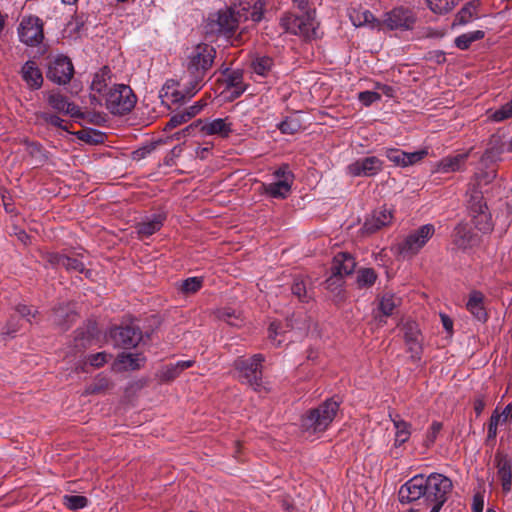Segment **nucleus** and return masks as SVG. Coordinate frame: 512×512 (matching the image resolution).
Returning a JSON list of instances; mask_svg holds the SVG:
<instances>
[{
	"label": "nucleus",
	"mask_w": 512,
	"mask_h": 512,
	"mask_svg": "<svg viewBox=\"0 0 512 512\" xmlns=\"http://www.w3.org/2000/svg\"><path fill=\"white\" fill-rule=\"evenodd\" d=\"M452 488V481L443 474L415 475L400 487L399 500L401 503L420 500L423 510L440 512Z\"/></svg>",
	"instance_id": "obj_1"
},
{
	"label": "nucleus",
	"mask_w": 512,
	"mask_h": 512,
	"mask_svg": "<svg viewBox=\"0 0 512 512\" xmlns=\"http://www.w3.org/2000/svg\"><path fill=\"white\" fill-rule=\"evenodd\" d=\"M216 51L205 43L192 46L187 51V67L193 75L191 87L186 90V96L191 98L201 89V81L205 72L212 66Z\"/></svg>",
	"instance_id": "obj_2"
},
{
	"label": "nucleus",
	"mask_w": 512,
	"mask_h": 512,
	"mask_svg": "<svg viewBox=\"0 0 512 512\" xmlns=\"http://www.w3.org/2000/svg\"><path fill=\"white\" fill-rule=\"evenodd\" d=\"M247 19L245 7H226L208 17L205 30L207 34L230 39L235 35L239 24Z\"/></svg>",
	"instance_id": "obj_3"
},
{
	"label": "nucleus",
	"mask_w": 512,
	"mask_h": 512,
	"mask_svg": "<svg viewBox=\"0 0 512 512\" xmlns=\"http://www.w3.org/2000/svg\"><path fill=\"white\" fill-rule=\"evenodd\" d=\"M338 409L339 403L337 401L326 400L302 418V429L309 435L325 431L334 420Z\"/></svg>",
	"instance_id": "obj_4"
},
{
	"label": "nucleus",
	"mask_w": 512,
	"mask_h": 512,
	"mask_svg": "<svg viewBox=\"0 0 512 512\" xmlns=\"http://www.w3.org/2000/svg\"><path fill=\"white\" fill-rule=\"evenodd\" d=\"M280 26L290 34L310 40L318 36V23L314 11H305L302 15L286 13L280 18Z\"/></svg>",
	"instance_id": "obj_5"
},
{
	"label": "nucleus",
	"mask_w": 512,
	"mask_h": 512,
	"mask_svg": "<svg viewBox=\"0 0 512 512\" xmlns=\"http://www.w3.org/2000/svg\"><path fill=\"white\" fill-rule=\"evenodd\" d=\"M105 107L114 115H123L132 110L136 97L132 89L125 84H113L105 94Z\"/></svg>",
	"instance_id": "obj_6"
},
{
	"label": "nucleus",
	"mask_w": 512,
	"mask_h": 512,
	"mask_svg": "<svg viewBox=\"0 0 512 512\" xmlns=\"http://www.w3.org/2000/svg\"><path fill=\"white\" fill-rule=\"evenodd\" d=\"M435 233L433 224H424L409 232L397 245L399 254L404 257H414L428 243Z\"/></svg>",
	"instance_id": "obj_7"
},
{
	"label": "nucleus",
	"mask_w": 512,
	"mask_h": 512,
	"mask_svg": "<svg viewBox=\"0 0 512 512\" xmlns=\"http://www.w3.org/2000/svg\"><path fill=\"white\" fill-rule=\"evenodd\" d=\"M19 41L27 47H38L44 40V23L37 16H25L17 27Z\"/></svg>",
	"instance_id": "obj_8"
},
{
	"label": "nucleus",
	"mask_w": 512,
	"mask_h": 512,
	"mask_svg": "<svg viewBox=\"0 0 512 512\" xmlns=\"http://www.w3.org/2000/svg\"><path fill=\"white\" fill-rule=\"evenodd\" d=\"M263 361L264 357L261 354H255L249 359L239 358L235 361L239 377L252 386L254 390H258L261 387V367Z\"/></svg>",
	"instance_id": "obj_9"
},
{
	"label": "nucleus",
	"mask_w": 512,
	"mask_h": 512,
	"mask_svg": "<svg viewBox=\"0 0 512 512\" xmlns=\"http://www.w3.org/2000/svg\"><path fill=\"white\" fill-rule=\"evenodd\" d=\"M273 176L274 182L263 185L264 192L272 198H286L294 181L292 172L283 165L274 172Z\"/></svg>",
	"instance_id": "obj_10"
},
{
	"label": "nucleus",
	"mask_w": 512,
	"mask_h": 512,
	"mask_svg": "<svg viewBox=\"0 0 512 512\" xmlns=\"http://www.w3.org/2000/svg\"><path fill=\"white\" fill-rule=\"evenodd\" d=\"M46 75L53 83L66 85L74 75L73 63L67 56L57 55L49 63Z\"/></svg>",
	"instance_id": "obj_11"
},
{
	"label": "nucleus",
	"mask_w": 512,
	"mask_h": 512,
	"mask_svg": "<svg viewBox=\"0 0 512 512\" xmlns=\"http://www.w3.org/2000/svg\"><path fill=\"white\" fill-rule=\"evenodd\" d=\"M383 169V162L376 156H368L351 162L346 172L352 177H373Z\"/></svg>",
	"instance_id": "obj_12"
},
{
	"label": "nucleus",
	"mask_w": 512,
	"mask_h": 512,
	"mask_svg": "<svg viewBox=\"0 0 512 512\" xmlns=\"http://www.w3.org/2000/svg\"><path fill=\"white\" fill-rule=\"evenodd\" d=\"M195 127L206 136H217L220 138H227L233 130V124L228 117L197 120Z\"/></svg>",
	"instance_id": "obj_13"
},
{
	"label": "nucleus",
	"mask_w": 512,
	"mask_h": 512,
	"mask_svg": "<svg viewBox=\"0 0 512 512\" xmlns=\"http://www.w3.org/2000/svg\"><path fill=\"white\" fill-rule=\"evenodd\" d=\"M415 21L412 11L400 7L386 13L383 24L391 30H409Z\"/></svg>",
	"instance_id": "obj_14"
},
{
	"label": "nucleus",
	"mask_w": 512,
	"mask_h": 512,
	"mask_svg": "<svg viewBox=\"0 0 512 512\" xmlns=\"http://www.w3.org/2000/svg\"><path fill=\"white\" fill-rule=\"evenodd\" d=\"M427 150H419L414 152H405L397 148H387L385 150V156L395 166L408 167L420 162L425 156H427Z\"/></svg>",
	"instance_id": "obj_15"
},
{
	"label": "nucleus",
	"mask_w": 512,
	"mask_h": 512,
	"mask_svg": "<svg viewBox=\"0 0 512 512\" xmlns=\"http://www.w3.org/2000/svg\"><path fill=\"white\" fill-rule=\"evenodd\" d=\"M111 82V71L107 67L98 70L92 78L90 84V99L92 102L101 104L100 96L105 97Z\"/></svg>",
	"instance_id": "obj_16"
},
{
	"label": "nucleus",
	"mask_w": 512,
	"mask_h": 512,
	"mask_svg": "<svg viewBox=\"0 0 512 512\" xmlns=\"http://www.w3.org/2000/svg\"><path fill=\"white\" fill-rule=\"evenodd\" d=\"M356 267L354 258L349 253H338L334 256L332 262V276L328 279V283H336L343 276L350 275Z\"/></svg>",
	"instance_id": "obj_17"
},
{
	"label": "nucleus",
	"mask_w": 512,
	"mask_h": 512,
	"mask_svg": "<svg viewBox=\"0 0 512 512\" xmlns=\"http://www.w3.org/2000/svg\"><path fill=\"white\" fill-rule=\"evenodd\" d=\"M404 339L411 357L419 359L422 352V337L415 322H407L404 325Z\"/></svg>",
	"instance_id": "obj_18"
},
{
	"label": "nucleus",
	"mask_w": 512,
	"mask_h": 512,
	"mask_svg": "<svg viewBox=\"0 0 512 512\" xmlns=\"http://www.w3.org/2000/svg\"><path fill=\"white\" fill-rule=\"evenodd\" d=\"M393 220V211L387 207H380L373 211L371 216L366 219L364 229L367 232L373 233L389 224Z\"/></svg>",
	"instance_id": "obj_19"
},
{
	"label": "nucleus",
	"mask_w": 512,
	"mask_h": 512,
	"mask_svg": "<svg viewBox=\"0 0 512 512\" xmlns=\"http://www.w3.org/2000/svg\"><path fill=\"white\" fill-rule=\"evenodd\" d=\"M47 101L51 108L58 112H63L72 117L78 116L80 114L79 107L74 103L69 102L68 98L59 92H48Z\"/></svg>",
	"instance_id": "obj_20"
},
{
	"label": "nucleus",
	"mask_w": 512,
	"mask_h": 512,
	"mask_svg": "<svg viewBox=\"0 0 512 512\" xmlns=\"http://www.w3.org/2000/svg\"><path fill=\"white\" fill-rule=\"evenodd\" d=\"M116 346L126 349L135 347L141 340L140 333L131 327L117 328L112 332Z\"/></svg>",
	"instance_id": "obj_21"
},
{
	"label": "nucleus",
	"mask_w": 512,
	"mask_h": 512,
	"mask_svg": "<svg viewBox=\"0 0 512 512\" xmlns=\"http://www.w3.org/2000/svg\"><path fill=\"white\" fill-rule=\"evenodd\" d=\"M349 18L355 27L367 26L371 29L381 27V22L369 10L362 7L349 9Z\"/></svg>",
	"instance_id": "obj_22"
},
{
	"label": "nucleus",
	"mask_w": 512,
	"mask_h": 512,
	"mask_svg": "<svg viewBox=\"0 0 512 512\" xmlns=\"http://www.w3.org/2000/svg\"><path fill=\"white\" fill-rule=\"evenodd\" d=\"M21 76L30 89L37 90L43 84L42 73L33 60L26 61L21 68Z\"/></svg>",
	"instance_id": "obj_23"
},
{
	"label": "nucleus",
	"mask_w": 512,
	"mask_h": 512,
	"mask_svg": "<svg viewBox=\"0 0 512 512\" xmlns=\"http://www.w3.org/2000/svg\"><path fill=\"white\" fill-rule=\"evenodd\" d=\"M467 310L478 321H485L487 313L484 307V295L479 291H472L466 303Z\"/></svg>",
	"instance_id": "obj_24"
},
{
	"label": "nucleus",
	"mask_w": 512,
	"mask_h": 512,
	"mask_svg": "<svg viewBox=\"0 0 512 512\" xmlns=\"http://www.w3.org/2000/svg\"><path fill=\"white\" fill-rule=\"evenodd\" d=\"M395 428L394 447H400L406 443L411 436V425L402 419H393Z\"/></svg>",
	"instance_id": "obj_25"
},
{
	"label": "nucleus",
	"mask_w": 512,
	"mask_h": 512,
	"mask_svg": "<svg viewBox=\"0 0 512 512\" xmlns=\"http://www.w3.org/2000/svg\"><path fill=\"white\" fill-rule=\"evenodd\" d=\"M118 363L123 369L136 370L145 363V357L142 354L123 353L118 357Z\"/></svg>",
	"instance_id": "obj_26"
},
{
	"label": "nucleus",
	"mask_w": 512,
	"mask_h": 512,
	"mask_svg": "<svg viewBox=\"0 0 512 512\" xmlns=\"http://www.w3.org/2000/svg\"><path fill=\"white\" fill-rule=\"evenodd\" d=\"M461 0H426L428 8L434 13L444 15L451 12Z\"/></svg>",
	"instance_id": "obj_27"
},
{
	"label": "nucleus",
	"mask_w": 512,
	"mask_h": 512,
	"mask_svg": "<svg viewBox=\"0 0 512 512\" xmlns=\"http://www.w3.org/2000/svg\"><path fill=\"white\" fill-rule=\"evenodd\" d=\"M484 35L485 34L482 30L464 33L455 39V46L461 50H466L473 42L484 38Z\"/></svg>",
	"instance_id": "obj_28"
},
{
	"label": "nucleus",
	"mask_w": 512,
	"mask_h": 512,
	"mask_svg": "<svg viewBox=\"0 0 512 512\" xmlns=\"http://www.w3.org/2000/svg\"><path fill=\"white\" fill-rule=\"evenodd\" d=\"M497 470L502 481L503 489L505 491H510L512 485V473L509 462L506 459H498Z\"/></svg>",
	"instance_id": "obj_29"
},
{
	"label": "nucleus",
	"mask_w": 512,
	"mask_h": 512,
	"mask_svg": "<svg viewBox=\"0 0 512 512\" xmlns=\"http://www.w3.org/2000/svg\"><path fill=\"white\" fill-rule=\"evenodd\" d=\"M401 304V299L394 294H384L379 302V309L385 316H391Z\"/></svg>",
	"instance_id": "obj_30"
},
{
	"label": "nucleus",
	"mask_w": 512,
	"mask_h": 512,
	"mask_svg": "<svg viewBox=\"0 0 512 512\" xmlns=\"http://www.w3.org/2000/svg\"><path fill=\"white\" fill-rule=\"evenodd\" d=\"M476 17V6L473 3H468L456 14L454 25H465Z\"/></svg>",
	"instance_id": "obj_31"
},
{
	"label": "nucleus",
	"mask_w": 512,
	"mask_h": 512,
	"mask_svg": "<svg viewBox=\"0 0 512 512\" xmlns=\"http://www.w3.org/2000/svg\"><path fill=\"white\" fill-rule=\"evenodd\" d=\"M216 315L220 320L227 322L231 326H240L243 323L241 313L232 308L219 309Z\"/></svg>",
	"instance_id": "obj_32"
},
{
	"label": "nucleus",
	"mask_w": 512,
	"mask_h": 512,
	"mask_svg": "<svg viewBox=\"0 0 512 512\" xmlns=\"http://www.w3.org/2000/svg\"><path fill=\"white\" fill-rule=\"evenodd\" d=\"M377 279V274L371 268L360 269L357 273L356 283L359 288L371 287Z\"/></svg>",
	"instance_id": "obj_33"
},
{
	"label": "nucleus",
	"mask_w": 512,
	"mask_h": 512,
	"mask_svg": "<svg viewBox=\"0 0 512 512\" xmlns=\"http://www.w3.org/2000/svg\"><path fill=\"white\" fill-rule=\"evenodd\" d=\"M84 23L78 18H72L64 29V37L70 40H76L80 38Z\"/></svg>",
	"instance_id": "obj_34"
},
{
	"label": "nucleus",
	"mask_w": 512,
	"mask_h": 512,
	"mask_svg": "<svg viewBox=\"0 0 512 512\" xmlns=\"http://www.w3.org/2000/svg\"><path fill=\"white\" fill-rule=\"evenodd\" d=\"M466 157L465 154H458L454 157L445 158L441 162V168L444 172L458 171L462 168Z\"/></svg>",
	"instance_id": "obj_35"
},
{
	"label": "nucleus",
	"mask_w": 512,
	"mask_h": 512,
	"mask_svg": "<svg viewBox=\"0 0 512 512\" xmlns=\"http://www.w3.org/2000/svg\"><path fill=\"white\" fill-rule=\"evenodd\" d=\"M162 226V220L160 217H154L152 220L142 222L138 226V233L141 236L148 237L158 231Z\"/></svg>",
	"instance_id": "obj_36"
},
{
	"label": "nucleus",
	"mask_w": 512,
	"mask_h": 512,
	"mask_svg": "<svg viewBox=\"0 0 512 512\" xmlns=\"http://www.w3.org/2000/svg\"><path fill=\"white\" fill-rule=\"evenodd\" d=\"M110 387V380L106 376L99 375L92 384L85 388L86 395L99 394Z\"/></svg>",
	"instance_id": "obj_37"
},
{
	"label": "nucleus",
	"mask_w": 512,
	"mask_h": 512,
	"mask_svg": "<svg viewBox=\"0 0 512 512\" xmlns=\"http://www.w3.org/2000/svg\"><path fill=\"white\" fill-rule=\"evenodd\" d=\"M488 118L494 122H501L512 117L511 102H507L495 111L488 112Z\"/></svg>",
	"instance_id": "obj_38"
},
{
	"label": "nucleus",
	"mask_w": 512,
	"mask_h": 512,
	"mask_svg": "<svg viewBox=\"0 0 512 512\" xmlns=\"http://www.w3.org/2000/svg\"><path fill=\"white\" fill-rule=\"evenodd\" d=\"M272 65L273 60L268 56L258 57L252 62L254 72L261 76L266 75L270 71Z\"/></svg>",
	"instance_id": "obj_39"
},
{
	"label": "nucleus",
	"mask_w": 512,
	"mask_h": 512,
	"mask_svg": "<svg viewBox=\"0 0 512 512\" xmlns=\"http://www.w3.org/2000/svg\"><path fill=\"white\" fill-rule=\"evenodd\" d=\"M64 504L71 510L84 508L88 504V499L81 495H65L63 497Z\"/></svg>",
	"instance_id": "obj_40"
},
{
	"label": "nucleus",
	"mask_w": 512,
	"mask_h": 512,
	"mask_svg": "<svg viewBox=\"0 0 512 512\" xmlns=\"http://www.w3.org/2000/svg\"><path fill=\"white\" fill-rule=\"evenodd\" d=\"M58 266L64 267L67 270L82 271L84 266L83 263L75 258H70L65 255H60L56 259Z\"/></svg>",
	"instance_id": "obj_41"
},
{
	"label": "nucleus",
	"mask_w": 512,
	"mask_h": 512,
	"mask_svg": "<svg viewBox=\"0 0 512 512\" xmlns=\"http://www.w3.org/2000/svg\"><path fill=\"white\" fill-rule=\"evenodd\" d=\"M203 284V279L201 277H190L182 281L181 283V291L187 294L197 292Z\"/></svg>",
	"instance_id": "obj_42"
},
{
	"label": "nucleus",
	"mask_w": 512,
	"mask_h": 512,
	"mask_svg": "<svg viewBox=\"0 0 512 512\" xmlns=\"http://www.w3.org/2000/svg\"><path fill=\"white\" fill-rule=\"evenodd\" d=\"M442 429V424L440 422H433L431 426L429 427L426 438L424 440V444L429 447L434 444L435 440L437 439L440 431Z\"/></svg>",
	"instance_id": "obj_43"
},
{
	"label": "nucleus",
	"mask_w": 512,
	"mask_h": 512,
	"mask_svg": "<svg viewBox=\"0 0 512 512\" xmlns=\"http://www.w3.org/2000/svg\"><path fill=\"white\" fill-rule=\"evenodd\" d=\"M455 242L458 246L466 248L471 244V238L466 237V227L458 225L455 229Z\"/></svg>",
	"instance_id": "obj_44"
},
{
	"label": "nucleus",
	"mask_w": 512,
	"mask_h": 512,
	"mask_svg": "<svg viewBox=\"0 0 512 512\" xmlns=\"http://www.w3.org/2000/svg\"><path fill=\"white\" fill-rule=\"evenodd\" d=\"M169 94H171L172 102H178L184 98V95L181 92L175 91L172 86L166 83L160 91L162 102L165 101V98H169Z\"/></svg>",
	"instance_id": "obj_45"
},
{
	"label": "nucleus",
	"mask_w": 512,
	"mask_h": 512,
	"mask_svg": "<svg viewBox=\"0 0 512 512\" xmlns=\"http://www.w3.org/2000/svg\"><path fill=\"white\" fill-rule=\"evenodd\" d=\"M381 94L376 91H363L358 94V100L364 105L369 106L372 103L379 101Z\"/></svg>",
	"instance_id": "obj_46"
},
{
	"label": "nucleus",
	"mask_w": 512,
	"mask_h": 512,
	"mask_svg": "<svg viewBox=\"0 0 512 512\" xmlns=\"http://www.w3.org/2000/svg\"><path fill=\"white\" fill-rule=\"evenodd\" d=\"M502 417L497 410L491 415L488 425V438H495L497 434L498 425L503 424Z\"/></svg>",
	"instance_id": "obj_47"
},
{
	"label": "nucleus",
	"mask_w": 512,
	"mask_h": 512,
	"mask_svg": "<svg viewBox=\"0 0 512 512\" xmlns=\"http://www.w3.org/2000/svg\"><path fill=\"white\" fill-rule=\"evenodd\" d=\"M279 329H280V326L278 323L276 322H272L270 325H269V328H268V337L270 339V341L275 345V346H279L282 344V342L284 341V339L281 337V338H277L278 335H280L281 333L279 332Z\"/></svg>",
	"instance_id": "obj_48"
},
{
	"label": "nucleus",
	"mask_w": 512,
	"mask_h": 512,
	"mask_svg": "<svg viewBox=\"0 0 512 512\" xmlns=\"http://www.w3.org/2000/svg\"><path fill=\"white\" fill-rule=\"evenodd\" d=\"M109 358H110V355H108L107 353L99 352V353L90 355L88 357V362L91 366L101 367L108 361Z\"/></svg>",
	"instance_id": "obj_49"
},
{
	"label": "nucleus",
	"mask_w": 512,
	"mask_h": 512,
	"mask_svg": "<svg viewBox=\"0 0 512 512\" xmlns=\"http://www.w3.org/2000/svg\"><path fill=\"white\" fill-rule=\"evenodd\" d=\"M292 293L297 296L300 300L304 301L306 299V286L303 280L295 279L292 285Z\"/></svg>",
	"instance_id": "obj_50"
},
{
	"label": "nucleus",
	"mask_w": 512,
	"mask_h": 512,
	"mask_svg": "<svg viewBox=\"0 0 512 512\" xmlns=\"http://www.w3.org/2000/svg\"><path fill=\"white\" fill-rule=\"evenodd\" d=\"M189 121V116H186L185 112H179L174 114L166 124V128L172 129L183 123Z\"/></svg>",
	"instance_id": "obj_51"
},
{
	"label": "nucleus",
	"mask_w": 512,
	"mask_h": 512,
	"mask_svg": "<svg viewBox=\"0 0 512 512\" xmlns=\"http://www.w3.org/2000/svg\"><path fill=\"white\" fill-rule=\"evenodd\" d=\"M181 372L176 368L175 363L167 365L161 370V377L164 380H172L176 378Z\"/></svg>",
	"instance_id": "obj_52"
},
{
	"label": "nucleus",
	"mask_w": 512,
	"mask_h": 512,
	"mask_svg": "<svg viewBox=\"0 0 512 512\" xmlns=\"http://www.w3.org/2000/svg\"><path fill=\"white\" fill-rule=\"evenodd\" d=\"M478 218L480 219V221H478V220L476 221V226L478 227L479 230H481L483 232H487V231L491 230L489 216L482 210V206H480V214H479Z\"/></svg>",
	"instance_id": "obj_53"
},
{
	"label": "nucleus",
	"mask_w": 512,
	"mask_h": 512,
	"mask_svg": "<svg viewBox=\"0 0 512 512\" xmlns=\"http://www.w3.org/2000/svg\"><path fill=\"white\" fill-rule=\"evenodd\" d=\"M299 128V123L293 120H285L279 124V129L282 133L293 134Z\"/></svg>",
	"instance_id": "obj_54"
},
{
	"label": "nucleus",
	"mask_w": 512,
	"mask_h": 512,
	"mask_svg": "<svg viewBox=\"0 0 512 512\" xmlns=\"http://www.w3.org/2000/svg\"><path fill=\"white\" fill-rule=\"evenodd\" d=\"M40 117L45 120L47 123H50L53 126L59 127L61 129L66 130L67 127L63 125L64 120L58 117L57 115H52L48 113H41Z\"/></svg>",
	"instance_id": "obj_55"
},
{
	"label": "nucleus",
	"mask_w": 512,
	"mask_h": 512,
	"mask_svg": "<svg viewBox=\"0 0 512 512\" xmlns=\"http://www.w3.org/2000/svg\"><path fill=\"white\" fill-rule=\"evenodd\" d=\"M484 509V497L481 494H475L472 501L473 512H482Z\"/></svg>",
	"instance_id": "obj_56"
},
{
	"label": "nucleus",
	"mask_w": 512,
	"mask_h": 512,
	"mask_svg": "<svg viewBox=\"0 0 512 512\" xmlns=\"http://www.w3.org/2000/svg\"><path fill=\"white\" fill-rule=\"evenodd\" d=\"M263 17V3L257 2L254 5L253 11L251 12V19L254 22H259Z\"/></svg>",
	"instance_id": "obj_57"
},
{
	"label": "nucleus",
	"mask_w": 512,
	"mask_h": 512,
	"mask_svg": "<svg viewBox=\"0 0 512 512\" xmlns=\"http://www.w3.org/2000/svg\"><path fill=\"white\" fill-rule=\"evenodd\" d=\"M203 104L201 102H197L196 104L187 108L184 112L186 116H189V120L196 116L203 108Z\"/></svg>",
	"instance_id": "obj_58"
},
{
	"label": "nucleus",
	"mask_w": 512,
	"mask_h": 512,
	"mask_svg": "<svg viewBox=\"0 0 512 512\" xmlns=\"http://www.w3.org/2000/svg\"><path fill=\"white\" fill-rule=\"evenodd\" d=\"M375 89L378 90L377 92L381 95L384 94L387 97H393L394 95L393 88L386 84L376 83Z\"/></svg>",
	"instance_id": "obj_59"
},
{
	"label": "nucleus",
	"mask_w": 512,
	"mask_h": 512,
	"mask_svg": "<svg viewBox=\"0 0 512 512\" xmlns=\"http://www.w3.org/2000/svg\"><path fill=\"white\" fill-rule=\"evenodd\" d=\"M440 318H441V322H442V325L444 327V329L448 332V333H452L453 332V321L452 319L444 314V313H441L440 314Z\"/></svg>",
	"instance_id": "obj_60"
},
{
	"label": "nucleus",
	"mask_w": 512,
	"mask_h": 512,
	"mask_svg": "<svg viewBox=\"0 0 512 512\" xmlns=\"http://www.w3.org/2000/svg\"><path fill=\"white\" fill-rule=\"evenodd\" d=\"M499 415L502 417V422H507L512 419V401L505 406Z\"/></svg>",
	"instance_id": "obj_61"
},
{
	"label": "nucleus",
	"mask_w": 512,
	"mask_h": 512,
	"mask_svg": "<svg viewBox=\"0 0 512 512\" xmlns=\"http://www.w3.org/2000/svg\"><path fill=\"white\" fill-rule=\"evenodd\" d=\"M17 311H18V313H19L21 316H23V317H27V318H28V320H30V318H29L30 316H31V317H34V314H32L31 309H30L29 307H27L26 305H19V306L17 307Z\"/></svg>",
	"instance_id": "obj_62"
},
{
	"label": "nucleus",
	"mask_w": 512,
	"mask_h": 512,
	"mask_svg": "<svg viewBox=\"0 0 512 512\" xmlns=\"http://www.w3.org/2000/svg\"><path fill=\"white\" fill-rule=\"evenodd\" d=\"M193 363H194V361H192V360H185V361H183V360H182V361H177V362L175 363V365H176V368H177L180 372H182L183 370H185V369H187V368L191 367V366L193 365Z\"/></svg>",
	"instance_id": "obj_63"
},
{
	"label": "nucleus",
	"mask_w": 512,
	"mask_h": 512,
	"mask_svg": "<svg viewBox=\"0 0 512 512\" xmlns=\"http://www.w3.org/2000/svg\"><path fill=\"white\" fill-rule=\"evenodd\" d=\"M293 4L297 6L303 13L307 8V0H292Z\"/></svg>",
	"instance_id": "obj_64"
}]
</instances>
